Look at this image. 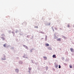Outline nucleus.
Wrapping results in <instances>:
<instances>
[{
	"label": "nucleus",
	"mask_w": 74,
	"mask_h": 74,
	"mask_svg": "<svg viewBox=\"0 0 74 74\" xmlns=\"http://www.w3.org/2000/svg\"><path fill=\"white\" fill-rule=\"evenodd\" d=\"M70 50L72 52H74V49L73 48H70Z\"/></svg>",
	"instance_id": "f257e3e1"
},
{
	"label": "nucleus",
	"mask_w": 74,
	"mask_h": 74,
	"mask_svg": "<svg viewBox=\"0 0 74 74\" xmlns=\"http://www.w3.org/2000/svg\"><path fill=\"white\" fill-rule=\"evenodd\" d=\"M53 58H56V55H53Z\"/></svg>",
	"instance_id": "f03ea898"
},
{
	"label": "nucleus",
	"mask_w": 74,
	"mask_h": 74,
	"mask_svg": "<svg viewBox=\"0 0 74 74\" xmlns=\"http://www.w3.org/2000/svg\"><path fill=\"white\" fill-rule=\"evenodd\" d=\"M18 71H19V70H18V69H16V71L17 73H18Z\"/></svg>",
	"instance_id": "7ed1b4c3"
},
{
	"label": "nucleus",
	"mask_w": 74,
	"mask_h": 74,
	"mask_svg": "<svg viewBox=\"0 0 74 74\" xmlns=\"http://www.w3.org/2000/svg\"><path fill=\"white\" fill-rule=\"evenodd\" d=\"M45 60H47V57H45L44 56L43 57Z\"/></svg>",
	"instance_id": "20e7f679"
},
{
	"label": "nucleus",
	"mask_w": 74,
	"mask_h": 74,
	"mask_svg": "<svg viewBox=\"0 0 74 74\" xmlns=\"http://www.w3.org/2000/svg\"><path fill=\"white\" fill-rule=\"evenodd\" d=\"M61 40V39L60 38H58L57 39V41H60Z\"/></svg>",
	"instance_id": "39448f33"
},
{
	"label": "nucleus",
	"mask_w": 74,
	"mask_h": 74,
	"mask_svg": "<svg viewBox=\"0 0 74 74\" xmlns=\"http://www.w3.org/2000/svg\"><path fill=\"white\" fill-rule=\"evenodd\" d=\"M45 45L46 46H49V44L47 43H46L45 44Z\"/></svg>",
	"instance_id": "423d86ee"
},
{
	"label": "nucleus",
	"mask_w": 74,
	"mask_h": 74,
	"mask_svg": "<svg viewBox=\"0 0 74 74\" xmlns=\"http://www.w3.org/2000/svg\"><path fill=\"white\" fill-rule=\"evenodd\" d=\"M55 67H56V68H57L58 67V65H55Z\"/></svg>",
	"instance_id": "0eeeda50"
},
{
	"label": "nucleus",
	"mask_w": 74,
	"mask_h": 74,
	"mask_svg": "<svg viewBox=\"0 0 74 74\" xmlns=\"http://www.w3.org/2000/svg\"><path fill=\"white\" fill-rule=\"evenodd\" d=\"M69 67H70V68H72V66H71V65H69Z\"/></svg>",
	"instance_id": "6e6552de"
},
{
	"label": "nucleus",
	"mask_w": 74,
	"mask_h": 74,
	"mask_svg": "<svg viewBox=\"0 0 74 74\" xmlns=\"http://www.w3.org/2000/svg\"><path fill=\"white\" fill-rule=\"evenodd\" d=\"M59 69H60V68H61V66H60V65H59Z\"/></svg>",
	"instance_id": "1a4fd4ad"
},
{
	"label": "nucleus",
	"mask_w": 74,
	"mask_h": 74,
	"mask_svg": "<svg viewBox=\"0 0 74 74\" xmlns=\"http://www.w3.org/2000/svg\"><path fill=\"white\" fill-rule=\"evenodd\" d=\"M68 27H70V25L69 24L68 25Z\"/></svg>",
	"instance_id": "9d476101"
},
{
	"label": "nucleus",
	"mask_w": 74,
	"mask_h": 74,
	"mask_svg": "<svg viewBox=\"0 0 74 74\" xmlns=\"http://www.w3.org/2000/svg\"><path fill=\"white\" fill-rule=\"evenodd\" d=\"M29 70H32V68H29Z\"/></svg>",
	"instance_id": "9b49d317"
},
{
	"label": "nucleus",
	"mask_w": 74,
	"mask_h": 74,
	"mask_svg": "<svg viewBox=\"0 0 74 74\" xmlns=\"http://www.w3.org/2000/svg\"><path fill=\"white\" fill-rule=\"evenodd\" d=\"M1 38L3 39V40H4V38H3V37H2Z\"/></svg>",
	"instance_id": "f8f14e48"
},
{
	"label": "nucleus",
	"mask_w": 74,
	"mask_h": 74,
	"mask_svg": "<svg viewBox=\"0 0 74 74\" xmlns=\"http://www.w3.org/2000/svg\"><path fill=\"white\" fill-rule=\"evenodd\" d=\"M3 46H4V47H5V44Z\"/></svg>",
	"instance_id": "ddd939ff"
},
{
	"label": "nucleus",
	"mask_w": 74,
	"mask_h": 74,
	"mask_svg": "<svg viewBox=\"0 0 74 74\" xmlns=\"http://www.w3.org/2000/svg\"><path fill=\"white\" fill-rule=\"evenodd\" d=\"M65 64V65H67V64Z\"/></svg>",
	"instance_id": "4468645a"
}]
</instances>
